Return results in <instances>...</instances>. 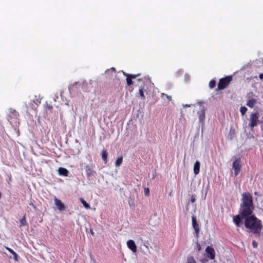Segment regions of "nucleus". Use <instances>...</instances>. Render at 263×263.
<instances>
[{
  "label": "nucleus",
  "instance_id": "obj_1",
  "mask_svg": "<svg viewBox=\"0 0 263 263\" xmlns=\"http://www.w3.org/2000/svg\"><path fill=\"white\" fill-rule=\"evenodd\" d=\"M239 214L233 216V221L237 227H240L242 220L247 231L255 235H259L262 229V221L253 214L254 206L253 197L248 192L242 194Z\"/></svg>",
  "mask_w": 263,
  "mask_h": 263
},
{
  "label": "nucleus",
  "instance_id": "obj_2",
  "mask_svg": "<svg viewBox=\"0 0 263 263\" xmlns=\"http://www.w3.org/2000/svg\"><path fill=\"white\" fill-rule=\"evenodd\" d=\"M20 115L14 109L10 108L7 112V119L13 127H18L20 124Z\"/></svg>",
  "mask_w": 263,
  "mask_h": 263
},
{
  "label": "nucleus",
  "instance_id": "obj_3",
  "mask_svg": "<svg viewBox=\"0 0 263 263\" xmlns=\"http://www.w3.org/2000/svg\"><path fill=\"white\" fill-rule=\"evenodd\" d=\"M203 102H198V104L199 105V109L197 111V115L199 118V123L201 124L202 127L204 125L205 120V112L206 110V107L203 105Z\"/></svg>",
  "mask_w": 263,
  "mask_h": 263
},
{
  "label": "nucleus",
  "instance_id": "obj_4",
  "mask_svg": "<svg viewBox=\"0 0 263 263\" xmlns=\"http://www.w3.org/2000/svg\"><path fill=\"white\" fill-rule=\"evenodd\" d=\"M41 103V100L39 99L34 100H31L28 103H25L26 108L28 112L32 110H35L37 106Z\"/></svg>",
  "mask_w": 263,
  "mask_h": 263
},
{
  "label": "nucleus",
  "instance_id": "obj_5",
  "mask_svg": "<svg viewBox=\"0 0 263 263\" xmlns=\"http://www.w3.org/2000/svg\"><path fill=\"white\" fill-rule=\"evenodd\" d=\"M231 80V76L220 79L218 84L217 89L222 90L224 89L229 85Z\"/></svg>",
  "mask_w": 263,
  "mask_h": 263
},
{
  "label": "nucleus",
  "instance_id": "obj_6",
  "mask_svg": "<svg viewBox=\"0 0 263 263\" xmlns=\"http://www.w3.org/2000/svg\"><path fill=\"white\" fill-rule=\"evenodd\" d=\"M259 114L257 111L252 112L250 116V123L249 124V127L253 128L257 125L259 120Z\"/></svg>",
  "mask_w": 263,
  "mask_h": 263
},
{
  "label": "nucleus",
  "instance_id": "obj_7",
  "mask_svg": "<svg viewBox=\"0 0 263 263\" xmlns=\"http://www.w3.org/2000/svg\"><path fill=\"white\" fill-rule=\"evenodd\" d=\"M241 167L240 158H236L232 163V168L234 171L235 176H237L240 171Z\"/></svg>",
  "mask_w": 263,
  "mask_h": 263
},
{
  "label": "nucleus",
  "instance_id": "obj_8",
  "mask_svg": "<svg viewBox=\"0 0 263 263\" xmlns=\"http://www.w3.org/2000/svg\"><path fill=\"white\" fill-rule=\"evenodd\" d=\"M254 95L253 92H251L249 93L247 95V98L248 99V100L247 102V105L250 108H253L255 104L257 103V100L254 98H252Z\"/></svg>",
  "mask_w": 263,
  "mask_h": 263
},
{
  "label": "nucleus",
  "instance_id": "obj_9",
  "mask_svg": "<svg viewBox=\"0 0 263 263\" xmlns=\"http://www.w3.org/2000/svg\"><path fill=\"white\" fill-rule=\"evenodd\" d=\"M192 226L195 230L196 237H198L200 228L198 223H197L196 217L195 216H192Z\"/></svg>",
  "mask_w": 263,
  "mask_h": 263
},
{
  "label": "nucleus",
  "instance_id": "obj_10",
  "mask_svg": "<svg viewBox=\"0 0 263 263\" xmlns=\"http://www.w3.org/2000/svg\"><path fill=\"white\" fill-rule=\"evenodd\" d=\"M207 256L210 259H214L215 256V252L213 247L208 246L205 249Z\"/></svg>",
  "mask_w": 263,
  "mask_h": 263
},
{
  "label": "nucleus",
  "instance_id": "obj_11",
  "mask_svg": "<svg viewBox=\"0 0 263 263\" xmlns=\"http://www.w3.org/2000/svg\"><path fill=\"white\" fill-rule=\"evenodd\" d=\"M54 204L56 206V208L58 210L60 211H63L65 210V205L60 199H58L55 197H54Z\"/></svg>",
  "mask_w": 263,
  "mask_h": 263
},
{
  "label": "nucleus",
  "instance_id": "obj_12",
  "mask_svg": "<svg viewBox=\"0 0 263 263\" xmlns=\"http://www.w3.org/2000/svg\"><path fill=\"white\" fill-rule=\"evenodd\" d=\"M127 246L134 253L137 252V246L134 240L132 239L128 240L127 241Z\"/></svg>",
  "mask_w": 263,
  "mask_h": 263
},
{
  "label": "nucleus",
  "instance_id": "obj_13",
  "mask_svg": "<svg viewBox=\"0 0 263 263\" xmlns=\"http://www.w3.org/2000/svg\"><path fill=\"white\" fill-rule=\"evenodd\" d=\"M92 87V85L91 80L89 81V83L85 81L82 83V88L86 91H89Z\"/></svg>",
  "mask_w": 263,
  "mask_h": 263
},
{
  "label": "nucleus",
  "instance_id": "obj_14",
  "mask_svg": "<svg viewBox=\"0 0 263 263\" xmlns=\"http://www.w3.org/2000/svg\"><path fill=\"white\" fill-rule=\"evenodd\" d=\"M86 175L88 177L93 176L96 175V172L88 165H86L85 167Z\"/></svg>",
  "mask_w": 263,
  "mask_h": 263
},
{
  "label": "nucleus",
  "instance_id": "obj_15",
  "mask_svg": "<svg viewBox=\"0 0 263 263\" xmlns=\"http://www.w3.org/2000/svg\"><path fill=\"white\" fill-rule=\"evenodd\" d=\"M58 173L60 176L67 177L68 176L69 171L65 168L60 167L58 169Z\"/></svg>",
  "mask_w": 263,
  "mask_h": 263
},
{
  "label": "nucleus",
  "instance_id": "obj_16",
  "mask_svg": "<svg viewBox=\"0 0 263 263\" xmlns=\"http://www.w3.org/2000/svg\"><path fill=\"white\" fill-rule=\"evenodd\" d=\"M107 156H108V153L107 152V151L106 149H105L104 148H103V149L102 150V151L101 152V157H102V159L103 162H104V163L105 164L108 162Z\"/></svg>",
  "mask_w": 263,
  "mask_h": 263
},
{
  "label": "nucleus",
  "instance_id": "obj_17",
  "mask_svg": "<svg viewBox=\"0 0 263 263\" xmlns=\"http://www.w3.org/2000/svg\"><path fill=\"white\" fill-rule=\"evenodd\" d=\"M200 163L199 161H196L194 165V173L197 175L199 173Z\"/></svg>",
  "mask_w": 263,
  "mask_h": 263
},
{
  "label": "nucleus",
  "instance_id": "obj_18",
  "mask_svg": "<svg viewBox=\"0 0 263 263\" xmlns=\"http://www.w3.org/2000/svg\"><path fill=\"white\" fill-rule=\"evenodd\" d=\"M6 249L8 250L11 254L13 256V258L15 261L18 260V255L17 253L14 252L12 249L9 248V247H6Z\"/></svg>",
  "mask_w": 263,
  "mask_h": 263
},
{
  "label": "nucleus",
  "instance_id": "obj_19",
  "mask_svg": "<svg viewBox=\"0 0 263 263\" xmlns=\"http://www.w3.org/2000/svg\"><path fill=\"white\" fill-rule=\"evenodd\" d=\"M27 224L26 219V215H25L20 220L19 227H22Z\"/></svg>",
  "mask_w": 263,
  "mask_h": 263
},
{
  "label": "nucleus",
  "instance_id": "obj_20",
  "mask_svg": "<svg viewBox=\"0 0 263 263\" xmlns=\"http://www.w3.org/2000/svg\"><path fill=\"white\" fill-rule=\"evenodd\" d=\"M144 86H140L139 89V95L143 100L145 99V97L144 95Z\"/></svg>",
  "mask_w": 263,
  "mask_h": 263
},
{
  "label": "nucleus",
  "instance_id": "obj_21",
  "mask_svg": "<svg viewBox=\"0 0 263 263\" xmlns=\"http://www.w3.org/2000/svg\"><path fill=\"white\" fill-rule=\"evenodd\" d=\"M123 162V157H120L117 158L115 162V165L116 167H118L121 165Z\"/></svg>",
  "mask_w": 263,
  "mask_h": 263
},
{
  "label": "nucleus",
  "instance_id": "obj_22",
  "mask_svg": "<svg viewBox=\"0 0 263 263\" xmlns=\"http://www.w3.org/2000/svg\"><path fill=\"white\" fill-rule=\"evenodd\" d=\"M81 203L86 209H90V205L84 199H81Z\"/></svg>",
  "mask_w": 263,
  "mask_h": 263
},
{
  "label": "nucleus",
  "instance_id": "obj_23",
  "mask_svg": "<svg viewBox=\"0 0 263 263\" xmlns=\"http://www.w3.org/2000/svg\"><path fill=\"white\" fill-rule=\"evenodd\" d=\"M186 263H196L193 256H189L187 258Z\"/></svg>",
  "mask_w": 263,
  "mask_h": 263
},
{
  "label": "nucleus",
  "instance_id": "obj_24",
  "mask_svg": "<svg viewBox=\"0 0 263 263\" xmlns=\"http://www.w3.org/2000/svg\"><path fill=\"white\" fill-rule=\"evenodd\" d=\"M247 111V108L245 106H241L240 108V111L242 116L245 115Z\"/></svg>",
  "mask_w": 263,
  "mask_h": 263
},
{
  "label": "nucleus",
  "instance_id": "obj_25",
  "mask_svg": "<svg viewBox=\"0 0 263 263\" xmlns=\"http://www.w3.org/2000/svg\"><path fill=\"white\" fill-rule=\"evenodd\" d=\"M126 80L128 86H130L133 84V81H132V79H131V78H130L129 77L127 76Z\"/></svg>",
  "mask_w": 263,
  "mask_h": 263
},
{
  "label": "nucleus",
  "instance_id": "obj_26",
  "mask_svg": "<svg viewBox=\"0 0 263 263\" xmlns=\"http://www.w3.org/2000/svg\"><path fill=\"white\" fill-rule=\"evenodd\" d=\"M216 85V82L214 80H211L209 83V87L210 88H213Z\"/></svg>",
  "mask_w": 263,
  "mask_h": 263
},
{
  "label": "nucleus",
  "instance_id": "obj_27",
  "mask_svg": "<svg viewBox=\"0 0 263 263\" xmlns=\"http://www.w3.org/2000/svg\"><path fill=\"white\" fill-rule=\"evenodd\" d=\"M166 97L167 98V99L169 100V101H171L172 100V96H168L167 95V94H165L164 93H162L161 94V98H163V97Z\"/></svg>",
  "mask_w": 263,
  "mask_h": 263
},
{
  "label": "nucleus",
  "instance_id": "obj_28",
  "mask_svg": "<svg viewBox=\"0 0 263 263\" xmlns=\"http://www.w3.org/2000/svg\"><path fill=\"white\" fill-rule=\"evenodd\" d=\"M196 196L195 195H192L191 197V198L189 200V201L191 202L192 203H194L196 201Z\"/></svg>",
  "mask_w": 263,
  "mask_h": 263
},
{
  "label": "nucleus",
  "instance_id": "obj_29",
  "mask_svg": "<svg viewBox=\"0 0 263 263\" xmlns=\"http://www.w3.org/2000/svg\"><path fill=\"white\" fill-rule=\"evenodd\" d=\"M140 75V73H138L137 74H130L128 76L131 78V79H136L137 77L139 76Z\"/></svg>",
  "mask_w": 263,
  "mask_h": 263
},
{
  "label": "nucleus",
  "instance_id": "obj_30",
  "mask_svg": "<svg viewBox=\"0 0 263 263\" xmlns=\"http://www.w3.org/2000/svg\"><path fill=\"white\" fill-rule=\"evenodd\" d=\"M144 194L146 196L149 195V190L148 187L144 189Z\"/></svg>",
  "mask_w": 263,
  "mask_h": 263
},
{
  "label": "nucleus",
  "instance_id": "obj_31",
  "mask_svg": "<svg viewBox=\"0 0 263 263\" xmlns=\"http://www.w3.org/2000/svg\"><path fill=\"white\" fill-rule=\"evenodd\" d=\"M190 76L188 74H185L184 76V80L186 82H187L190 80Z\"/></svg>",
  "mask_w": 263,
  "mask_h": 263
},
{
  "label": "nucleus",
  "instance_id": "obj_32",
  "mask_svg": "<svg viewBox=\"0 0 263 263\" xmlns=\"http://www.w3.org/2000/svg\"><path fill=\"white\" fill-rule=\"evenodd\" d=\"M252 246L253 248H256L258 246V242L255 240H253L252 241Z\"/></svg>",
  "mask_w": 263,
  "mask_h": 263
},
{
  "label": "nucleus",
  "instance_id": "obj_33",
  "mask_svg": "<svg viewBox=\"0 0 263 263\" xmlns=\"http://www.w3.org/2000/svg\"><path fill=\"white\" fill-rule=\"evenodd\" d=\"M149 245V243L148 241H145L143 242V246L147 249L149 250L148 246Z\"/></svg>",
  "mask_w": 263,
  "mask_h": 263
},
{
  "label": "nucleus",
  "instance_id": "obj_34",
  "mask_svg": "<svg viewBox=\"0 0 263 263\" xmlns=\"http://www.w3.org/2000/svg\"><path fill=\"white\" fill-rule=\"evenodd\" d=\"M8 179L7 182H8V183L9 185H10V184H11V182H12V177H11V175H8Z\"/></svg>",
  "mask_w": 263,
  "mask_h": 263
},
{
  "label": "nucleus",
  "instance_id": "obj_35",
  "mask_svg": "<svg viewBox=\"0 0 263 263\" xmlns=\"http://www.w3.org/2000/svg\"><path fill=\"white\" fill-rule=\"evenodd\" d=\"M78 83H79V82H75L73 84L70 85V86H69V87H68V89H69V91H70V92L71 91V89H72V87L73 86H74V85H76L78 84Z\"/></svg>",
  "mask_w": 263,
  "mask_h": 263
},
{
  "label": "nucleus",
  "instance_id": "obj_36",
  "mask_svg": "<svg viewBox=\"0 0 263 263\" xmlns=\"http://www.w3.org/2000/svg\"><path fill=\"white\" fill-rule=\"evenodd\" d=\"M29 205L32 206L34 210L36 209V206L32 202H30L29 203Z\"/></svg>",
  "mask_w": 263,
  "mask_h": 263
},
{
  "label": "nucleus",
  "instance_id": "obj_37",
  "mask_svg": "<svg viewBox=\"0 0 263 263\" xmlns=\"http://www.w3.org/2000/svg\"><path fill=\"white\" fill-rule=\"evenodd\" d=\"M197 247L198 251H200L201 250V246L198 242L197 243Z\"/></svg>",
  "mask_w": 263,
  "mask_h": 263
},
{
  "label": "nucleus",
  "instance_id": "obj_38",
  "mask_svg": "<svg viewBox=\"0 0 263 263\" xmlns=\"http://www.w3.org/2000/svg\"><path fill=\"white\" fill-rule=\"evenodd\" d=\"M129 204L130 206H134V202L133 201H129Z\"/></svg>",
  "mask_w": 263,
  "mask_h": 263
},
{
  "label": "nucleus",
  "instance_id": "obj_39",
  "mask_svg": "<svg viewBox=\"0 0 263 263\" xmlns=\"http://www.w3.org/2000/svg\"><path fill=\"white\" fill-rule=\"evenodd\" d=\"M259 77L260 79H263V73H260L259 75Z\"/></svg>",
  "mask_w": 263,
  "mask_h": 263
},
{
  "label": "nucleus",
  "instance_id": "obj_40",
  "mask_svg": "<svg viewBox=\"0 0 263 263\" xmlns=\"http://www.w3.org/2000/svg\"><path fill=\"white\" fill-rule=\"evenodd\" d=\"M183 106L184 108H185V107H190L191 105L185 104V105H183Z\"/></svg>",
  "mask_w": 263,
  "mask_h": 263
},
{
  "label": "nucleus",
  "instance_id": "obj_41",
  "mask_svg": "<svg viewBox=\"0 0 263 263\" xmlns=\"http://www.w3.org/2000/svg\"><path fill=\"white\" fill-rule=\"evenodd\" d=\"M122 72H123V73L124 74V76H126L127 77V76L129 75L128 74L126 73V72H125L124 71H123V70L122 71Z\"/></svg>",
  "mask_w": 263,
  "mask_h": 263
},
{
  "label": "nucleus",
  "instance_id": "obj_42",
  "mask_svg": "<svg viewBox=\"0 0 263 263\" xmlns=\"http://www.w3.org/2000/svg\"><path fill=\"white\" fill-rule=\"evenodd\" d=\"M90 233H91L92 235H94V232H93V230H92V229H90Z\"/></svg>",
  "mask_w": 263,
  "mask_h": 263
},
{
  "label": "nucleus",
  "instance_id": "obj_43",
  "mask_svg": "<svg viewBox=\"0 0 263 263\" xmlns=\"http://www.w3.org/2000/svg\"><path fill=\"white\" fill-rule=\"evenodd\" d=\"M137 81H139V82H140V81H142V79H137Z\"/></svg>",
  "mask_w": 263,
  "mask_h": 263
},
{
  "label": "nucleus",
  "instance_id": "obj_44",
  "mask_svg": "<svg viewBox=\"0 0 263 263\" xmlns=\"http://www.w3.org/2000/svg\"><path fill=\"white\" fill-rule=\"evenodd\" d=\"M232 130L231 129H230V134H231V133H232Z\"/></svg>",
  "mask_w": 263,
  "mask_h": 263
}]
</instances>
